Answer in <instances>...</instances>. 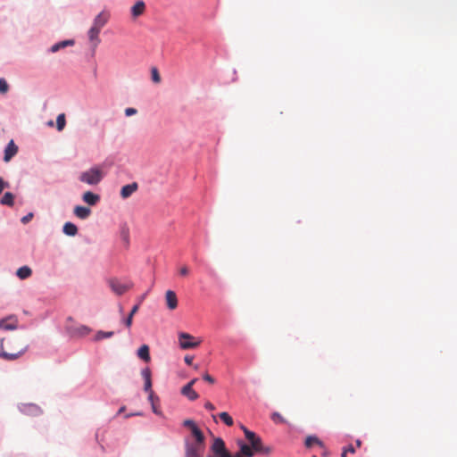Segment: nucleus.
<instances>
[{
  "mask_svg": "<svg viewBox=\"0 0 457 457\" xmlns=\"http://www.w3.org/2000/svg\"><path fill=\"white\" fill-rule=\"evenodd\" d=\"M245 438L248 440V442L251 445V447L256 453H262L263 454H270L272 452V447L264 446L262 445V441L261 437L258 436L254 432L245 431Z\"/></svg>",
  "mask_w": 457,
  "mask_h": 457,
  "instance_id": "obj_1",
  "label": "nucleus"
},
{
  "mask_svg": "<svg viewBox=\"0 0 457 457\" xmlns=\"http://www.w3.org/2000/svg\"><path fill=\"white\" fill-rule=\"evenodd\" d=\"M205 449V443L193 442L190 438H185V456L203 457Z\"/></svg>",
  "mask_w": 457,
  "mask_h": 457,
  "instance_id": "obj_2",
  "label": "nucleus"
},
{
  "mask_svg": "<svg viewBox=\"0 0 457 457\" xmlns=\"http://www.w3.org/2000/svg\"><path fill=\"white\" fill-rule=\"evenodd\" d=\"M103 179V172L99 168L94 167L90 170L84 171L79 176V180L81 182L87 183L88 185H96Z\"/></svg>",
  "mask_w": 457,
  "mask_h": 457,
  "instance_id": "obj_3",
  "label": "nucleus"
},
{
  "mask_svg": "<svg viewBox=\"0 0 457 457\" xmlns=\"http://www.w3.org/2000/svg\"><path fill=\"white\" fill-rule=\"evenodd\" d=\"M27 351V346L20 349L11 348L10 352H6L4 348V339H0V358L5 361H14L23 355Z\"/></svg>",
  "mask_w": 457,
  "mask_h": 457,
  "instance_id": "obj_4",
  "label": "nucleus"
},
{
  "mask_svg": "<svg viewBox=\"0 0 457 457\" xmlns=\"http://www.w3.org/2000/svg\"><path fill=\"white\" fill-rule=\"evenodd\" d=\"M67 331L70 337L74 338H81L89 335L92 332V328L86 325L77 324L69 326L67 328Z\"/></svg>",
  "mask_w": 457,
  "mask_h": 457,
  "instance_id": "obj_5",
  "label": "nucleus"
},
{
  "mask_svg": "<svg viewBox=\"0 0 457 457\" xmlns=\"http://www.w3.org/2000/svg\"><path fill=\"white\" fill-rule=\"evenodd\" d=\"M183 425L191 430L192 436L195 439V440H193V442H198L200 444L205 443V437H204L203 432L196 426V424L195 423L194 420H184Z\"/></svg>",
  "mask_w": 457,
  "mask_h": 457,
  "instance_id": "obj_6",
  "label": "nucleus"
},
{
  "mask_svg": "<svg viewBox=\"0 0 457 457\" xmlns=\"http://www.w3.org/2000/svg\"><path fill=\"white\" fill-rule=\"evenodd\" d=\"M179 345L182 349H191L197 347L201 341H195V337L188 333H180L179 335Z\"/></svg>",
  "mask_w": 457,
  "mask_h": 457,
  "instance_id": "obj_7",
  "label": "nucleus"
},
{
  "mask_svg": "<svg viewBox=\"0 0 457 457\" xmlns=\"http://www.w3.org/2000/svg\"><path fill=\"white\" fill-rule=\"evenodd\" d=\"M212 451L217 457H229L230 455V453L226 449L224 441L220 437L214 439Z\"/></svg>",
  "mask_w": 457,
  "mask_h": 457,
  "instance_id": "obj_8",
  "label": "nucleus"
},
{
  "mask_svg": "<svg viewBox=\"0 0 457 457\" xmlns=\"http://www.w3.org/2000/svg\"><path fill=\"white\" fill-rule=\"evenodd\" d=\"M109 284H110L112 290L118 295H123L125 292H127L128 290H129L130 288L133 287L132 282H129L128 284H123L120 281H119L118 279H111Z\"/></svg>",
  "mask_w": 457,
  "mask_h": 457,
  "instance_id": "obj_9",
  "label": "nucleus"
},
{
  "mask_svg": "<svg viewBox=\"0 0 457 457\" xmlns=\"http://www.w3.org/2000/svg\"><path fill=\"white\" fill-rule=\"evenodd\" d=\"M196 380L197 378H193L190 382H188L181 388V394L187 396L191 401H195L199 397V395L193 389V386L196 382Z\"/></svg>",
  "mask_w": 457,
  "mask_h": 457,
  "instance_id": "obj_10",
  "label": "nucleus"
},
{
  "mask_svg": "<svg viewBox=\"0 0 457 457\" xmlns=\"http://www.w3.org/2000/svg\"><path fill=\"white\" fill-rule=\"evenodd\" d=\"M18 327V320L14 316H10L0 320V329L14 330Z\"/></svg>",
  "mask_w": 457,
  "mask_h": 457,
  "instance_id": "obj_11",
  "label": "nucleus"
},
{
  "mask_svg": "<svg viewBox=\"0 0 457 457\" xmlns=\"http://www.w3.org/2000/svg\"><path fill=\"white\" fill-rule=\"evenodd\" d=\"M110 19V14L108 12L103 11L94 19L93 25L94 27L102 29L105 24L108 22Z\"/></svg>",
  "mask_w": 457,
  "mask_h": 457,
  "instance_id": "obj_12",
  "label": "nucleus"
},
{
  "mask_svg": "<svg viewBox=\"0 0 457 457\" xmlns=\"http://www.w3.org/2000/svg\"><path fill=\"white\" fill-rule=\"evenodd\" d=\"M18 153V146L13 140H11L4 149V161L9 162Z\"/></svg>",
  "mask_w": 457,
  "mask_h": 457,
  "instance_id": "obj_13",
  "label": "nucleus"
},
{
  "mask_svg": "<svg viewBox=\"0 0 457 457\" xmlns=\"http://www.w3.org/2000/svg\"><path fill=\"white\" fill-rule=\"evenodd\" d=\"M166 305L170 310H175L178 307V298L174 291L168 290L165 293Z\"/></svg>",
  "mask_w": 457,
  "mask_h": 457,
  "instance_id": "obj_14",
  "label": "nucleus"
},
{
  "mask_svg": "<svg viewBox=\"0 0 457 457\" xmlns=\"http://www.w3.org/2000/svg\"><path fill=\"white\" fill-rule=\"evenodd\" d=\"M131 15L133 19H137V17L144 14L145 12V4L144 1H137L130 9Z\"/></svg>",
  "mask_w": 457,
  "mask_h": 457,
  "instance_id": "obj_15",
  "label": "nucleus"
},
{
  "mask_svg": "<svg viewBox=\"0 0 457 457\" xmlns=\"http://www.w3.org/2000/svg\"><path fill=\"white\" fill-rule=\"evenodd\" d=\"M137 183L133 182L131 184H128L121 187L120 190V196L123 199L129 198L133 193H135L137 190Z\"/></svg>",
  "mask_w": 457,
  "mask_h": 457,
  "instance_id": "obj_16",
  "label": "nucleus"
},
{
  "mask_svg": "<svg viewBox=\"0 0 457 457\" xmlns=\"http://www.w3.org/2000/svg\"><path fill=\"white\" fill-rule=\"evenodd\" d=\"M21 411L28 415H37L41 412L39 407L33 403L22 404L21 406Z\"/></svg>",
  "mask_w": 457,
  "mask_h": 457,
  "instance_id": "obj_17",
  "label": "nucleus"
},
{
  "mask_svg": "<svg viewBox=\"0 0 457 457\" xmlns=\"http://www.w3.org/2000/svg\"><path fill=\"white\" fill-rule=\"evenodd\" d=\"M100 31L101 29L92 26L90 28V29L88 30V38L90 40V42H92L94 44V46H97L98 44L100 43V38H99V34H100Z\"/></svg>",
  "mask_w": 457,
  "mask_h": 457,
  "instance_id": "obj_18",
  "label": "nucleus"
},
{
  "mask_svg": "<svg viewBox=\"0 0 457 457\" xmlns=\"http://www.w3.org/2000/svg\"><path fill=\"white\" fill-rule=\"evenodd\" d=\"M75 44L73 39H67L61 42H58L54 45H53L50 48V52L56 53L61 49H63L67 46H72Z\"/></svg>",
  "mask_w": 457,
  "mask_h": 457,
  "instance_id": "obj_19",
  "label": "nucleus"
},
{
  "mask_svg": "<svg viewBox=\"0 0 457 457\" xmlns=\"http://www.w3.org/2000/svg\"><path fill=\"white\" fill-rule=\"evenodd\" d=\"M82 199L85 203L95 205L100 200V196L96 194H94L90 191H87L83 194Z\"/></svg>",
  "mask_w": 457,
  "mask_h": 457,
  "instance_id": "obj_20",
  "label": "nucleus"
},
{
  "mask_svg": "<svg viewBox=\"0 0 457 457\" xmlns=\"http://www.w3.org/2000/svg\"><path fill=\"white\" fill-rule=\"evenodd\" d=\"M91 211L87 207L78 205L74 208V214L81 220L87 219Z\"/></svg>",
  "mask_w": 457,
  "mask_h": 457,
  "instance_id": "obj_21",
  "label": "nucleus"
},
{
  "mask_svg": "<svg viewBox=\"0 0 457 457\" xmlns=\"http://www.w3.org/2000/svg\"><path fill=\"white\" fill-rule=\"evenodd\" d=\"M137 356L145 362H149L151 360L149 353V346L147 345H141L137 350Z\"/></svg>",
  "mask_w": 457,
  "mask_h": 457,
  "instance_id": "obj_22",
  "label": "nucleus"
},
{
  "mask_svg": "<svg viewBox=\"0 0 457 457\" xmlns=\"http://www.w3.org/2000/svg\"><path fill=\"white\" fill-rule=\"evenodd\" d=\"M32 274V270L29 266H22L19 268L16 271V275L20 279H26L29 278Z\"/></svg>",
  "mask_w": 457,
  "mask_h": 457,
  "instance_id": "obj_23",
  "label": "nucleus"
},
{
  "mask_svg": "<svg viewBox=\"0 0 457 457\" xmlns=\"http://www.w3.org/2000/svg\"><path fill=\"white\" fill-rule=\"evenodd\" d=\"M62 230H63L64 234H66L67 236H71V237H73V236L77 235V233H78L77 226L71 222H66L63 225Z\"/></svg>",
  "mask_w": 457,
  "mask_h": 457,
  "instance_id": "obj_24",
  "label": "nucleus"
},
{
  "mask_svg": "<svg viewBox=\"0 0 457 457\" xmlns=\"http://www.w3.org/2000/svg\"><path fill=\"white\" fill-rule=\"evenodd\" d=\"M0 204L3 205L12 206L14 204V195L11 192H6L2 196Z\"/></svg>",
  "mask_w": 457,
  "mask_h": 457,
  "instance_id": "obj_25",
  "label": "nucleus"
},
{
  "mask_svg": "<svg viewBox=\"0 0 457 457\" xmlns=\"http://www.w3.org/2000/svg\"><path fill=\"white\" fill-rule=\"evenodd\" d=\"M254 453H256L251 446L246 444H240V451L238 453H242L245 457H253Z\"/></svg>",
  "mask_w": 457,
  "mask_h": 457,
  "instance_id": "obj_26",
  "label": "nucleus"
},
{
  "mask_svg": "<svg viewBox=\"0 0 457 457\" xmlns=\"http://www.w3.org/2000/svg\"><path fill=\"white\" fill-rule=\"evenodd\" d=\"M313 445H318L320 447H324L323 443L316 436H309L305 439V446L307 448L312 447Z\"/></svg>",
  "mask_w": 457,
  "mask_h": 457,
  "instance_id": "obj_27",
  "label": "nucleus"
},
{
  "mask_svg": "<svg viewBox=\"0 0 457 457\" xmlns=\"http://www.w3.org/2000/svg\"><path fill=\"white\" fill-rule=\"evenodd\" d=\"M138 309H139V303L134 305L132 310L130 311L128 318L124 320V323L128 328H130V326L132 325L133 316L137 312Z\"/></svg>",
  "mask_w": 457,
  "mask_h": 457,
  "instance_id": "obj_28",
  "label": "nucleus"
},
{
  "mask_svg": "<svg viewBox=\"0 0 457 457\" xmlns=\"http://www.w3.org/2000/svg\"><path fill=\"white\" fill-rule=\"evenodd\" d=\"M113 334L114 333L112 331H102V330H99V331L96 332L94 340L95 341H101V340H103L104 338L112 337L113 336Z\"/></svg>",
  "mask_w": 457,
  "mask_h": 457,
  "instance_id": "obj_29",
  "label": "nucleus"
},
{
  "mask_svg": "<svg viewBox=\"0 0 457 457\" xmlns=\"http://www.w3.org/2000/svg\"><path fill=\"white\" fill-rule=\"evenodd\" d=\"M66 125V119H65V114L64 113H61L57 116V119H56V129L58 131H62L64 127Z\"/></svg>",
  "mask_w": 457,
  "mask_h": 457,
  "instance_id": "obj_30",
  "label": "nucleus"
},
{
  "mask_svg": "<svg viewBox=\"0 0 457 457\" xmlns=\"http://www.w3.org/2000/svg\"><path fill=\"white\" fill-rule=\"evenodd\" d=\"M219 417L220 418V420L228 427H231L233 426L234 424V421H233V419L232 417L226 411H223V412H220L219 414Z\"/></svg>",
  "mask_w": 457,
  "mask_h": 457,
  "instance_id": "obj_31",
  "label": "nucleus"
},
{
  "mask_svg": "<svg viewBox=\"0 0 457 457\" xmlns=\"http://www.w3.org/2000/svg\"><path fill=\"white\" fill-rule=\"evenodd\" d=\"M270 418L277 424L286 423V420L279 412H273Z\"/></svg>",
  "mask_w": 457,
  "mask_h": 457,
  "instance_id": "obj_32",
  "label": "nucleus"
},
{
  "mask_svg": "<svg viewBox=\"0 0 457 457\" xmlns=\"http://www.w3.org/2000/svg\"><path fill=\"white\" fill-rule=\"evenodd\" d=\"M9 90V85L4 78H0V93L6 94Z\"/></svg>",
  "mask_w": 457,
  "mask_h": 457,
  "instance_id": "obj_33",
  "label": "nucleus"
},
{
  "mask_svg": "<svg viewBox=\"0 0 457 457\" xmlns=\"http://www.w3.org/2000/svg\"><path fill=\"white\" fill-rule=\"evenodd\" d=\"M141 375L145 381L152 380V372L148 367H146L141 370Z\"/></svg>",
  "mask_w": 457,
  "mask_h": 457,
  "instance_id": "obj_34",
  "label": "nucleus"
},
{
  "mask_svg": "<svg viewBox=\"0 0 457 457\" xmlns=\"http://www.w3.org/2000/svg\"><path fill=\"white\" fill-rule=\"evenodd\" d=\"M151 73H152V80L154 83H160L161 82V76L159 74V71H158L157 68H155V67L152 68Z\"/></svg>",
  "mask_w": 457,
  "mask_h": 457,
  "instance_id": "obj_35",
  "label": "nucleus"
},
{
  "mask_svg": "<svg viewBox=\"0 0 457 457\" xmlns=\"http://www.w3.org/2000/svg\"><path fill=\"white\" fill-rule=\"evenodd\" d=\"M10 187V184L7 181H4L3 178L0 177V195L2 192Z\"/></svg>",
  "mask_w": 457,
  "mask_h": 457,
  "instance_id": "obj_36",
  "label": "nucleus"
},
{
  "mask_svg": "<svg viewBox=\"0 0 457 457\" xmlns=\"http://www.w3.org/2000/svg\"><path fill=\"white\" fill-rule=\"evenodd\" d=\"M144 390L148 393V392H152V380H149V381H145V384H144Z\"/></svg>",
  "mask_w": 457,
  "mask_h": 457,
  "instance_id": "obj_37",
  "label": "nucleus"
},
{
  "mask_svg": "<svg viewBox=\"0 0 457 457\" xmlns=\"http://www.w3.org/2000/svg\"><path fill=\"white\" fill-rule=\"evenodd\" d=\"M137 112V111L135 108L129 107V108L125 109L126 116H131V115L136 114Z\"/></svg>",
  "mask_w": 457,
  "mask_h": 457,
  "instance_id": "obj_38",
  "label": "nucleus"
},
{
  "mask_svg": "<svg viewBox=\"0 0 457 457\" xmlns=\"http://www.w3.org/2000/svg\"><path fill=\"white\" fill-rule=\"evenodd\" d=\"M189 273V269L187 266L184 265L179 269V274L181 276H187Z\"/></svg>",
  "mask_w": 457,
  "mask_h": 457,
  "instance_id": "obj_39",
  "label": "nucleus"
},
{
  "mask_svg": "<svg viewBox=\"0 0 457 457\" xmlns=\"http://www.w3.org/2000/svg\"><path fill=\"white\" fill-rule=\"evenodd\" d=\"M203 378L206 382L211 383V384H214V382H215V379L211 375H209L208 373L204 374Z\"/></svg>",
  "mask_w": 457,
  "mask_h": 457,
  "instance_id": "obj_40",
  "label": "nucleus"
},
{
  "mask_svg": "<svg viewBox=\"0 0 457 457\" xmlns=\"http://www.w3.org/2000/svg\"><path fill=\"white\" fill-rule=\"evenodd\" d=\"M33 217V214L32 213H29L27 215H25L24 217L21 218V222L23 224H26L28 223Z\"/></svg>",
  "mask_w": 457,
  "mask_h": 457,
  "instance_id": "obj_41",
  "label": "nucleus"
},
{
  "mask_svg": "<svg viewBox=\"0 0 457 457\" xmlns=\"http://www.w3.org/2000/svg\"><path fill=\"white\" fill-rule=\"evenodd\" d=\"M185 362L187 364V365H192L193 363V360H194V357L191 356V355H186L185 358Z\"/></svg>",
  "mask_w": 457,
  "mask_h": 457,
  "instance_id": "obj_42",
  "label": "nucleus"
},
{
  "mask_svg": "<svg viewBox=\"0 0 457 457\" xmlns=\"http://www.w3.org/2000/svg\"><path fill=\"white\" fill-rule=\"evenodd\" d=\"M204 407L209 411L215 410V406L211 402H206Z\"/></svg>",
  "mask_w": 457,
  "mask_h": 457,
  "instance_id": "obj_43",
  "label": "nucleus"
},
{
  "mask_svg": "<svg viewBox=\"0 0 457 457\" xmlns=\"http://www.w3.org/2000/svg\"><path fill=\"white\" fill-rule=\"evenodd\" d=\"M154 392H148V400L151 402V403H154Z\"/></svg>",
  "mask_w": 457,
  "mask_h": 457,
  "instance_id": "obj_44",
  "label": "nucleus"
},
{
  "mask_svg": "<svg viewBox=\"0 0 457 457\" xmlns=\"http://www.w3.org/2000/svg\"><path fill=\"white\" fill-rule=\"evenodd\" d=\"M345 451H346V453H354L355 448L353 445H349L346 449H345Z\"/></svg>",
  "mask_w": 457,
  "mask_h": 457,
  "instance_id": "obj_45",
  "label": "nucleus"
},
{
  "mask_svg": "<svg viewBox=\"0 0 457 457\" xmlns=\"http://www.w3.org/2000/svg\"><path fill=\"white\" fill-rule=\"evenodd\" d=\"M240 428L244 431V434L245 435V431H250L248 428H246L244 425H241Z\"/></svg>",
  "mask_w": 457,
  "mask_h": 457,
  "instance_id": "obj_46",
  "label": "nucleus"
},
{
  "mask_svg": "<svg viewBox=\"0 0 457 457\" xmlns=\"http://www.w3.org/2000/svg\"><path fill=\"white\" fill-rule=\"evenodd\" d=\"M152 407H153V411L154 413H158L157 411H156V407L154 405V403H152Z\"/></svg>",
  "mask_w": 457,
  "mask_h": 457,
  "instance_id": "obj_47",
  "label": "nucleus"
},
{
  "mask_svg": "<svg viewBox=\"0 0 457 457\" xmlns=\"http://www.w3.org/2000/svg\"><path fill=\"white\" fill-rule=\"evenodd\" d=\"M356 445H357V447H361V440H359V439H358V440H356Z\"/></svg>",
  "mask_w": 457,
  "mask_h": 457,
  "instance_id": "obj_48",
  "label": "nucleus"
},
{
  "mask_svg": "<svg viewBox=\"0 0 457 457\" xmlns=\"http://www.w3.org/2000/svg\"><path fill=\"white\" fill-rule=\"evenodd\" d=\"M124 411H125V407L123 406V407L120 408L118 413L120 414V413L123 412Z\"/></svg>",
  "mask_w": 457,
  "mask_h": 457,
  "instance_id": "obj_49",
  "label": "nucleus"
},
{
  "mask_svg": "<svg viewBox=\"0 0 457 457\" xmlns=\"http://www.w3.org/2000/svg\"><path fill=\"white\" fill-rule=\"evenodd\" d=\"M232 457H245V456H243V455H242V453H236L234 456H232Z\"/></svg>",
  "mask_w": 457,
  "mask_h": 457,
  "instance_id": "obj_50",
  "label": "nucleus"
},
{
  "mask_svg": "<svg viewBox=\"0 0 457 457\" xmlns=\"http://www.w3.org/2000/svg\"><path fill=\"white\" fill-rule=\"evenodd\" d=\"M145 295H143L140 297V300H139V303H138L139 304H140V303L145 299Z\"/></svg>",
  "mask_w": 457,
  "mask_h": 457,
  "instance_id": "obj_51",
  "label": "nucleus"
},
{
  "mask_svg": "<svg viewBox=\"0 0 457 457\" xmlns=\"http://www.w3.org/2000/svg\"><path fill=\"white\" fill-rule=\"evenodd\" d=\"M346 453H347L346 451L344 450V452L341 454V457H346Z\"/></svg>",
  "mask_w": 457,
  "mask_h": 457,
  "instance_id": "obj_52",
  "label": "nucleus"
},
{
  "mask_svg": "<svg viewBox=\"0 0 457 457\" xmlns=\"http://www.w3.org/2000/svg\"><path fill=\"white\" fill-rule=\"evenodd\" d=\"M48 125H49V126H53V125H54V122L51 120V121H49V122H48Z\"/></svg>",
  "mask_w": 457,
  "mask_h": 457,
  "instance_id": "obj_53",
  "label": "nucleus"
},
{
  "mask_svg": "<svg viewBox=\"0 0 457 457\" xmlns=\"http://www.w3.org/2000/svg\"><path fill=\"white\" fill-rule=\"evenodd\" d=\"M194 369H195V370H197V369H198V366H197V365H195V366H194Z\"/></svg>",
  "mask_w": 457,
  "mask_h": 457,
  "instance_id": "obj_54",
  "label": "nucleus"
},
{
  "mask_svg": "<svg viewBox=\"0 0 457 457\" xmlns=\"http://www.w3.org/2000/svg\"><path fill=\"white\" fill-rule=\"evenodd\" d=\"M229 457H232V455L230 454Z\"/></svg>",
  "mask_w": 457,
  "mask_h": 457,
  "instance_id": "obj_55",
  "label": "nucleus"
}]
</instances>
